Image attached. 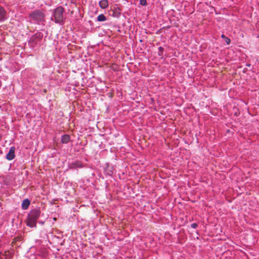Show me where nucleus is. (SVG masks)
Instances as JSON below:
<instances>
[{"label": "nucleus", "mask_w": 259, "mask_h": 259, "mask_svg": "<svg viewBox=\"0 0 259 259\" xmlns=\"http://www.w3.org/2000/svg\"><path fill=\"white\" fill-rule=\"evenodd\" d=\"M41 214L40 208L37 207L31 209L28 213L26 225L30 228H36L37 221Z\"/></svg>", "instance_id": "f257e3e1"}, {"label": "nucleus", "mask_w": 259, "mask_h": 259, "mask_svg": "<svg viewBox=\"0 0 259 259\" xmlns=\"http://www.w3.org/2000/svg\"><path fill=\"white\" fill-rule=\"evenodd\" d=\"M64 9L61 6L58 7L53 11L51 20L56 24L62 25L64 23Z\"/></svg>", "instance_id": "f03ea898"}, {"label": "nucleus", "mask_w": 259, "mask_h": 259, "mask_svg": "<svg viewBox=\"0 0 259 259\" xmlns=\"http://www.w3.org/2000/svg\"><path fill=\"white\" fill-rule=\"evenodd\" d=\"M28 15L30 20L34 21L37 24H39L40 22L45 21V15L39 10H36L31 12L29 13Z\"/></svg>", "instance_id": "7ed1b4c3"}, {"label": "nucleus", "mask_w": 259, "mask_h": 259, "mask_svg": "<svg viewBox=\"0 0 259 259\" xmlns=\"http://www.w3.org/2000/svg\"><path fill=\"white\" fill-rule=\"evenodd\" d=\"M43 33L39 31L32 35L28 41L30 47L33 49L37 45L39 44L43 38Z\"/></svg>", "instance_id": "20e7f679"}, {"label": "nucleus", "mask_w": 259, "mask_h": 259, "mask_svg": "<svg viewBox=\"0 0 259 259\" xmlns=\"http://www.w3.org/2000/svg\"><path fill=\"white\" fill-rule=\"evenodd\" d=\"M83 167L82 162L79 160H76L70 163L68 165L69 169H75L76 168H82Z\"/></svg>", "instance_id": "39448f33"}, {"label": "nucleus", "mask_w": 259, "mask_h": 259, "mask_svg": "<svg viewBox=\"0 0 259 259\" xmlns=\"http://www.w3.org/2000/svg\"><path fill=\"white\" fill-rule=\"evenodd\" d=\"M15 150H16V148L14 146H12L10 148L9 152L7 153V154L6 155L7 159H8V160H12L15 158Z\"/></svg>", "instance_id": "423d86ee"}, {"label": "nucleus", "mask_w": 259, "mask_h": 259, "mask_svg": "<svg viewBox=\"0 0 259 259\" xmlns=\"http://www.w3.org/2000/svg\"><path fill=\"white\" fill-rule=\"evenodd\" d=\"M7 19V12L4 8L0 5V22H3Z\"/></svg>", "instance_id": "0eeeda50"}, {"label": "nucleus", "mask_w": 259, "mask_h": 259, "mask_svg": "<svg viewBox=\"0 0 259 259\" xmlns=\"http://www.w3.org/2000/svg\"><path fill=\"white\" fill-rule=\"evenodd\" d=\"M30 204V201L29 199L26 198L23 200L22 204H21V207L22 209L23 210L27 209L28 207L29 206Z\"/></svg>", "instance_id": "6e6552de"}, {"label": "nucleus", "mask_w": 259, "mask_h": 259, "mask_svg": "<svg viewBox=\"0 0 259 259\" xmlns=\"http://www.w3.org/2000/svg\"><path fill=\"white\" fill-rule=\"evenodd\" d=\"M100 7L102 9H105L108 7L109 2L108 0H101L99 2Z\"/></svg>", "instance_id": "1a4fd4ad"}, {"label": "nucleus", "mask_w": 259, "mask_h": 259, "mask_svg": "<svg viewBox=\"0 0 259 259\" xmlns=\"http://www.w3.org/2000/svg\"><path fill=\"white\" fill-rule=\"evenodd\" d=\"M70 140V137L69 135L65 134L62 136L61 142L63 144H67Z\"/></svg>", "instance_id": "9d476101"}, {"label": "nucleus", "mask_w": 259, "mask_h": 259, "mask_svg": "<svg viewBox=\"0 0 259 259\" xmlns=\"http://www.w3.org/2000/svg\"><path fill=\"white\" fill-rule=\"evenodd\" d=\"M105 172L106 175L108 176H112L113 173V168L112 166H109L108 165L105 168Z\"/></svg>", "instance_id": "9b49d317"}, {"label": "nucleus", "mask_w": 259, "mask_h": 259, "mask_svg": "<svg viewBox=\"0 0 259 259\" xmlns=\"http://www.w3.org/2000/svg\"><path fill=\"white\" fill-rule=\"evenodd\" d=\"M97 20L99 22H103L107 20V18L104 14H100L98 16Z\"/></svg>", "instance_id": "f8f14e48"}, {"label": "nucleus", "mask_w": 259, "mask_h": 259, "mask_svg": "<svg viewBox=\"0 0 259 259\" xmlns=\"http://www.w3.org/2000/svg\"><path fill=\"white\" fill-rule=\"evenodd\" d=\"M164 51V49L163 47H159L158 48V56L162 58L163 56Z\"/></svg>", "instance_id": "ddd939ff"}, {"label": "nucleus", "mask_w": 259, "mask_h": 259, "mask_svg": "<svg viewBox=\"0 0 259 259\" xmlns=\"http://www.w3.org/2000/svg\"><path fill=\"white\" fill-rule=\"evenodd\" d=\"M221 37L223 38L225 41L226 42L227 45H230L231 42V39L228 37L226 36L224 34H222Z\"/></svg>", "instance_id": "4468645a"}, {"label": "nucleus", "mask_w": 259, "mask_h": 259, "mask_svg": "<svg viewBox=\"0 0 259 259\" xmlns=\"http://www.w3.org/2000/svg\"><path fill=\"white\" fill-rule=\"evenodd\" d=\"M140 4L143 6L147 5V0H140Z\"/></svg>", "instance_id": "2eb2a0df"}, {"label": "nucleus", "mask_w": 259, "mask_h": 259, "mask_svg": "<svg viewBox=\"0 0 259 259\" xmlns=\"http://www.w3.org/2000/svg\"><path fill=\"white\" fill-rule=\"evenodd\" d=\"M191 226L192 228H194V229H196V228H197L198 227V225L197 223H193L191 225Z\"/></svg>", "instance_id": "dca6fc26"}, {"label": "nucleus", "mask_w": 259, "mask_h": 259, "mask_svg": "<svg viewBox=\"0 0 259 259\" xmlns=\"http://www.w3.org/2000/svg\"><path fill=\"white\" fill-rule=\"evenodd\" d=\"M121 15V13L120 12H118L116 14V17H119Z\"/></svg>", "instance_id": "f3484780"}, {"label": "nucleus", "mask_w": 259, "mask_h": 259, "mask_svg": "<svg viewBox=\"0 0 259 259\" xmlns=\"http://www.w3.org/2000/svg\"><path fill=\"white\" fill-rule=\"evenodd\" d=\"M56 220H57V219H56V218H54V220L56 221Z\"/></svg>", "instance_id": "a211bd4d"}, {"label": "nucleus", "mask_w": 259, "mask_h": 259, "mask_svg": "<svg viewBox=\"0 0 259 259\" xmlns=\"http://www.w3.org/2000/svg\"><path fill=\"white\" fill-rule=\"evenodd\" d=\"M235 114L236 116H237V115H237V113H235Z\"/></svg>", "instance_id": "6ab92c4d"}, {"label": "nucleus", "mask_w": 259, "mask_h": 259, "mask_svg": "<svg viewBox=\"0 0 259 259\" xmlns=\"http://www.w3.org/2000/svg\"><path fill=\"white\" fill-rule=\"evenodd\" d=\"M39 223L42 224H44L43 222H39Z\"/></svg>", "instance_id": "aec40b11"}, {"label": "nucleus", "mask_w": 259, "mask_h": 259, "mask_svg": "<svg viewBox=\"0 0 259 259\" xmlns=\"http://www.w3.org/2000/svg\"><path fill=\"white\" fill-rule=\"evenodd\" d=\"M248 66H249L250 65V64H247V65Z\"/></svg>", "instance_id": "412c9836"}]
</instances>
